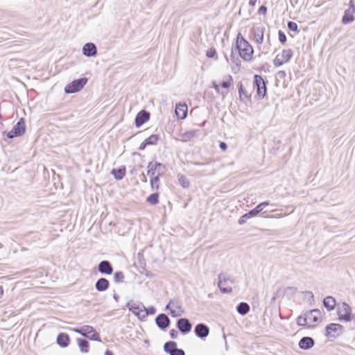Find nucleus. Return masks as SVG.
<instances>
[{"mask_svg":"<svg viewBox=\"0 0 355 355\" xmlns=\"http://www.w3.org/2000/svg\"><path fill=\"white\" fill-rule=\"evenodd\" d=\"M125 279L124 274L121 271L116 272L114 275V282L116 283L123 282Z\"/></svg>","mask_w":355,"mask_h":355,"instance_id":"obj_38","label":"nucleus"},{"mask_svg":"<svg viewBox=\"0 0 355 355\" xmlns=\"http://www.w3.org/2000/svg\"><path fill=\"white\" fill-rule=\"evenodd\" d=\"M293 56V51L291 49H284L278 53L273 60L274 65L280 67L282 64L287 63Z\"/></svg>","mask_w":355,"mask_h":355,"instance_id":"obj_6","label":"nucleus"},{"mask_svg":"<svg viewBox=\"0 0 355 355\" xmlns=\"http://www.w3.org/2000/svg\"><path fill=\"white\" fill-rule=\"evenodd\" d=\"M259 209L256 207L254 209L243 215L239 220V224L243 225L246 222L247 219L256 216L259 213H260Z\"/></svg>","mask_w":355,"mask_h":355,"instance_id":"obj_21","label":"nucleus"},{"mask_svg":"<svg viewBox=\"0 0 355 355\" xmlns=\"http://www.w3.org/2000/svg\"><path fill=\"white\" fill-rule=\"evenodd\" d=\"M219 146L223 150H225L227 148V145L225 142H220Z\"/></svg>","mask_w":355,"mask_h":355,"instance_id":"obj_50","label":"nucleus"},{"mask_svg":"<svg viewBox=\"0 0 355 355\" xmlns=\"http://www.w3.org/2000/svg\"><path fill=\"white\" fill-rule=\"evenodd\" d=\"M156 312V309L154 306H150L148 308H146L144 313H142L141 318L144 319L148 315H153Z\"/></svg>","mask_w":355,"mask_h":355,"instance_id":"obj_39","label":"nucleus"},{"mask_svg":"<svg viewBox=\"0 0 355 355\" xmlns=\"http://www.w3.org/2000/svg\"><path fill=\"white\" fill-rule=\"evenodd\" d=\"M212 85L217 93L223 95V96L227 94V92L220 90L219 85H218L215 81L212 83Z\"/></svg>","mask_w":355,"mask_h":355,"instance_id":"obj_42","label":"nucleus"},{"mask_svg":"<svg viewBox=\"0 0 355 355\" xmlns=\"http://www.w3.org/2000/svg\"><path fill=\"white\" fill-rule=\"evenodd\" d=\"M158 198H159V195L158 193H152L150 194L148 198H147V202H149L150 204L151 205H157L158 203Z\"/></svg>","mask_w":355,"mask_h":355,"instance_id":"obj_36","label":"nucleus"},{"mask_svg":"<svg viewBox=\"0 0 355 355\" xmlns=\"http://www.w3.org/2000/svg\"><path fill=\"white\" fill-rule=\"evenodd\" d=\"M159 139V136L157 135H152L146 139V144L148 145H155L157 144Z\"/></svg>","mask_w":355,"mask_h":355,"instance_id":"obj_35","label":"nucleus"},{"mask_svg":"<svg viewBox=\"0 0 355 355\" xmlns=\"http://www.w3.org/2000/svg\"><path fill=\"white\" fill-rule=\"evenodd\" d=\"M288 28L291 31H297V24L293 21H289L288 23Z\"/></svg>","mask_w":355,"mask_h":355,"instance_id":"obj_43","label":"nucleus"},{"mask_svg":"<svg viewBox=\"0 0 355 355\" xmlns=\"http://www.w3.org/2000/svg\"><path fill=\"white\" fill-rule=\"evenodd\" d=\"M187 110L188 107L187 105L185 103L183 104H178L176 105L175 108V114L178 116V118L180 119H184L187 116Z\"/></svg>","mask_w":355,"mask_h":355,"instance_id":"obj_20","label":"nucleus"},{"mask_svg":"<svg viewBox=\"0 0 355 355\" xmlns=\"http://www.w3.org/2000/svg\"><path fill=\"white\" fill-rule=\"evenodd\" d=\"M165 309L170 310V313L173 318L180 317L184 313L181 304L175 299L171 300Z\"/></svg>","mask_w":355,"mask_h":355,"instance_id":"obj_5","label":"nucleus"},{"mask_svg":"<svg viewBox=\"0 0 355 355\" xmlns=\"http://www.w3.org/2000/svg\"><path fill=\"white\" fill-rule=\"evenodd\" d=\"M164 350L170 355H185V352L182 349L177 347V343L174 341L166 342L164 345Z\"/></svg>","mask_w":355,"mask_h":355,"instance_id":"obj_10","label":"nucleus"},{"mask_svg":"<svg viewBox=\"0 0 355 355\" xmlns=\"http://www.w3.org/2000/svg\"><path fill=\"white\" fill-rule=\"evenodd\" d=\"M279 212L275 214H273V215H270V216H265L266 218H282L285 216H286L288 214L287 213H283L282 210H279L278 211Z\"/></svg>","mask_w":355,"mask_h":355,"instance_id":"obj_40","label":"nucleus"},{"mask_svg":"<svg viewBox=\"0 0 355 355\" xmlns=\"http://www.w3.org/2000/svg\"><path fill=\"white\" fill-rule=\"evenodd\" d=\"M194 164L198 166V165H202V164H200V163H198V162H195Z\"/></svg>","mask_w":355,"mask_h":355,"instance_id":"obj_56","label":"nucleus"},{"mask_svg":"<svg viewBox=\"0 0 355 355\" xmlns=\"http://www.w3.org/2000/svg\"><path fill=\"white\" fill-rule=\"evenodd\" d=\"M239 93L240 96H241V94H245L244 89H243L242 85H240V86L239 87Z\"/></svg>","mask_w":355,"mask_h":355,"instance_id":"obj_52","label":"nucleus"},{"mask_svg":"<svg viewBox=\"0 0 355 355\" xmlns=\"http://www.w3.org/2000/svg\"><path fill=\"white\" fill-rule=\"evenodd\" d=\"M178 182H179L180 184L183 188H188L189 187L190 182L185 175H184L182 174H178Z\"/></svg>","mask_w":355,"mask_h":355,"instance_id":"obj_33","label":"nucleus"},{"mask_svg":"<svg viewBox=\"0 0 355 355\" xmlns=\"http://www.w3.org/2000/svg\"><path fill=\"white\" fill-rule=\"evenodd\" d=\"M110 286L109 281L105 278H100L97 280L95 284L96 289L99 292H103L106 291Z\"/></svg>","mask_w":355,"mask_h":355,"instance_id":"obj_22","label":"nucleus"},{"mask_svg":"<svg viewBox=\"0 0 355 355\" xmlns=\"http://www.w3.org/2000/svg\"><path fill=\"white\" fill-rule=\"evenodd\" d=\"M237 311L242 315L247 314L250 311V306L245 302H241L236 306Z\"/></svg>","mask_w":355,"mask_h":355,"instance_id":"obj_28","label":"nucleus"},{"mask_svg":"<svg viewBox=\"0 0 355 355\" xmlns=\"http://www.w3.org/2000/svg\"><path fill=\"white\" fill-rule=\"evenodd\" d=\"M111 173L114 176L115 179L121 180L125 175V166H121L118 169L114 168Z\"/></svg>","mask_w":355,"mask_h":355,"instance_id":"obj_27","label":"nucleus"},{"mask_svg":"<svg viewBox=\"0 0 355 355\" xmlns=\"http://www.w3.org/2000/svg\"><path fill=\"white\" fill-rule=\"evenodd\" d=\"M311 345H312V347L314 345V341H313V339H312Z\"/></svg>","mask_w":355,"mask_h":355,"instance_id":"obj_57","label":"nucleus"},{"mask_svg":"<svg viewBox=\"0 0 355 355\" xmlns=\"http://www.w3.org/2000/svg\"><path fill=\"white\" fill-rule=\"evenodd\" d=\"M257 0H250L249 1V5L250 6H254L257 3Z\"/></svg>","mask_w":355,"mask_h":355,"instance_id":"obj_53","label":"nucleus"},{"mask_svg":"<svg viewBox=\"0 0 355 355\" xmlns=\"http://www.w3.org/2000/svg\"><path fill=\"white\" fill-rule=\"evenodd\" d=\"M267 12V8L265 6H261L259 8L258 13L259 15H265Z\"/></svg>","mask_w":355,"mask_h":355,"instance_id":"obj_47","label":"nucleus"},{"mask_svg":"<svg viewBox=\"0 0 355 355\" xmlns=\"http://www.w3.org/2000/svg\"><path fill=\"white\" fill-rule=\"evenodd\" d=\"M170 322V319L164 313L159 314L155 318V323L161 329H166L169 326Z\"/></svg>","mask_w":355,"mask_h":355,"instance_id":"obj_14","label":"nucleus"},{"mask_svg":"<svg viewBox=\"0 0 355 355\" xmlns=\"http://www.w3.org/2000/svg\"><path fill=\"white\" fill-rule=\"evenodd\" d=\"M232 83H233L232 77L229 75L225 78V80H224L223 81V83H221V87L224 89H228L231 86Z\"/></svg>","mask_w":355,"mask_h":355,"instance_id":"obj_37","label":"nucleus"},{"mask_svg":"<svg viewBox=\"0 0 355 355\" xmlns=\"http://www.w3.org/2000/svg\"><path fill=\"white\" fill-rule=\"evenodd\" d=\"M264 30L265 28L263 26H256L253 28L254 40L259 44H261L263 42Z\"/></svg>","mask_w":355,"mask_h":355,"instance_id":"obj_19","label":"nucleus"},{"mask_svg":"<svg viewBox=\"0 0 355 355\" xmlns=\"http://www.w3.org/2000/svg\"><path fill=\"white\" fill-rule=\"evenodd\" d=\"M87 78L74 80L65 87L64 91L67 94H73L79 92L87 84Z\"/></svg>","mask_w":355,"mask_h":355,"instance_id":"obj_4","label":"nucleus"},{"mask_svg":"<svg viewBox=\"0 0 355 355\" xmlns=\"http://www.w3.org/2000/svg\"><path fill=\"white\" fill-rule=\"evenodd\" d=\"M343 327L340 324L331 323L325 328V336L329 338H336L343 332Z\"/></svg>","mask_w":355,"mask_h":355,"instance_id":"obj_7","label":"nucleus"},{"mask_svg":"<svg viewBox=\"0 0 355 355\" xmlns=\"http://www.w3.org/2000/svg\"><path fill=\"white\" fill-rule=\"evenodd\" d=\"M279 35V40L281 43H284L286 41V35L282 31H279L278 33Z\"/></svg>","mask_w":355,"mask_h":355,"instance_id":"obj_44","label":"nucleus"},{"mask_svg":"<svg viewBox=\"0 0 355 355\" xmlns=\"http://www.w3.org/2000/svg\"><path fill=\"white\" fill-rule=\"evenodd\" d=\"M15 132H17V134L19 136L22 135L26 130V125L25 121L23 118H21L19 121L14 125L12 128Z\"/></svg>","mask_w":355,"mask_h":355,"instance_id":"obj_24","label":"nucleus"},{"mask_svg":"<svg viewBox=\"0 0 355 355\" xmlns=\"http://www.w3.org/2000/svg\"><path fill=\"white\" fill-rule=\"evenodd\" d=\"M218 286L223 293H230L232 292V287L228 285V283H234L233 279L230 277H225L223 274L218 275Z\"/></svg>","mask_w":355,"mask_h":355,"instance_id":"obj_8","label":"nucleus"},{"mask_svg":"<svg viewBox=\"0 0 355 355\" xmlns=\"http://www.w3.org/2000/svg\"><path fill=\"white\" fill-rule=\"evenodd\" d=\"M236 49L240 56L245 61L251 60L254 50L250 43L244 39L241 33H239L236 38Z\"/></svg>","mask_w":355,"mask_h":355,"instance_id":"obj_1","label":"nucleus"},{"mask_svg":"<svg viewBox=\"0 0 355 355\" xmlns=\"http://www.w3.org/2000/svg\"><path fill=\"white\" fill-rule=\"evenodd\" d=\"M161 166H162V164L160 163L150 162L147 166V168H148L147 175H150V176H154V177L156 176L157 174V169L158 167H161Z\"/></svg>","mask_w":355,"mask_h":355,"instance_id":"obj_25","label":"nucleus"},{"mask_svg":"<svg viewBox=\"0 0 355 355\" xmlns=\"http://www.w3.org/2000/svg\"><path fill=\"white\" fill-rule=\"evenodd\" d=\"M297 323L299 326H304L307 323V318L306 317L304 316H299L297 319Z\"/></svg>","mask_w":355,"mask_h":355,"instance_id":"obj_41","label":"nucleus"},{"mask_svg":"<svg viewBox=\"0 0 355 355\" xmlns=\"http://www.w3.org/2000/svg\"><path fill=\"white\" fill-rule=\"evenodd\" d=\"M354 13L355 4L353 0H350L349 3V8L345 11V14L342 18L343 24H347L353 22L355 19L354 17Z\"/></svg>","mask_w":355,"mask_h":355,"instance_id":"obj_9","label":"nucleus"},{"mask_svg":"<svg viewBox=\"0 0 355 355\" xmlns=\"http://www.w3.org/2000/svg\"><path fill=\"white\" fill-rule=\"evenodd\" d=\"M99 272L105 275H111L113 272V268L110 261L104 260L101 261L98 266Z\"/></svg>","mask_w":355,"mask_h":355,"instance_id":"obj_17","label":"nucleus"},{"mask_svg":"<svg viewBox=\"0 0 355 355\" xmlns=\"http://www.w3.org/2000/svg\"><path fill=\"white\" fill-rule=\"evenodd\" d=\"M73 331L89 340L101 341L98 333L92 326L84 325L80 329H73Z\"/></svg>","mask_w":355,"mask_h":355,"instance_id":"obj_3","label":"nucleus"},{"mask_svg":"<svg viewBox=\"0 0 355 355\" xmlns=\"http://www.w3.org/2000/svg\"><path fill=\"white\" fill-rule=\"evenodd\" d=\"M194 331L196 335L200 338H206L209 334V327L202 323L198 324L196 326Z\"/></svg>","mask_w":355,"mask_h":355,"instance_id":"obj_15","label":"nucleus"},{"mask_svg":"<svg viewBox=\"0 0 355 355\" xmlns=\"http://www.w3.org/2000/svg\"><path fill=\"white\" fill-rule=\"evenodd\" d=\"M169 334L172 338H176L178 336V331L175 329L170 330Z\"/></svg>","mask_w":355,"mask_h":355,"instance_id":"obj_48","label":"nucleus"},{"mask_svg":"<svg viewBox=\"0 0 355 355\" xmlns=\"http://www.w3.org/2000/svg\"><path fill=\"white\" fill-rule=\"evenodd\" d=\"M198 131L197 130H189L182 135V140L184 141H189L193 138L196 137L197 136Z\"/></svg>","mask_w":355,"mask_h":355,"instance_id":"obj_29","label":"nucleus"},{"mask_svg":"<svg viewBox=\"0 0 355 355\" xmlns=\"http://www.w3.org/2000/svg\"><path fill=\"white\" fill-rule=\"evenodd\" d=\"M127 306L128 307L129 311L136 315L139 319H143L141 315L146 309V307L143 304L128 303Z\"/></svg>","mask_w":355,"mask_h":355,"instance_id":"obj_12","label":"nucleus"},{"mask_svg":"<svg viewBox=\"0 0 355 355\" xmlns=\"http://www.w3.org/2000/svg\"><path fill=\"white\" fill-rule=\"evenodd\" d=\"M7 137L10 139H12L15 137H19V135L17 134L16 132L14 131L13 129H12L10 132L7 133Z\"/></svg>","mask_w":355,"mask_h":355,"instance_id":"obj_46","label":"nucleus"},{"mask_svg":"<svg viewBox=\"0 0 355 355\" xmlns=\"http://www.w3.org/2000/svg\"><path fill=\"white\" fill-rule=\"evenodd\" d=\"M268 205H269V202L265 201V202L259 203L257 207L258 209H259V210L261 212L263 209V208L266 207V206H268Z\"/></svg>","mask_w":355,"mask_h":355,"instance_id":"obj_45","label":"nucleus"},{"mask_svg":"<svg viewBox=\"0 0 355 355\" xmlns=\"http://www.w3.org/2000/svg\"><path fill=\"white\" fill-rule=\"evenodd\" d=\"M3 293V287L1 286H0V295H2Z\"/></svg>","mask_w":355,"mask_h":355,"instance_id":"obj_55","label":"nucleus"},{"mask_svg":"<svg viewBox=\"0 0 355 355\" xmlns=\"http://www.w3.org/2000/svg\"><path fill=\"white\" fill-rule=\"evenodd\" d=\"M323 305L329 311L334 310L336 306L335 298L331 296L326 297L323 300Z\"/></svg>","mask_w":355,"mask_h":355,"instance_id":"obj_23","label":"nucleus"},{"mask_svg":"<svg viewBox=\"0 0 355 355\" xmlns=\"http://www.w3.org/2000/svg\"><path fill=\"white\" fill-rule=\"evenodd\" d=\"M147 145H148V144H146V140H145L144 141H143V142L140 144L139 149V150H144V149L146 148V146Z\"/></svg>","mask_w":355,"mask_h":355,"instance_id":"obj_51","label":"nucleus"},{"mask_svg":"<svg viewBox=\"0 0 355 355\" xmlns=\"http://www.w3.org/2000/svg\"><path fill=\"white\" fill-rule=\"evenodd\" d=\"M337 314L341 322H350L354 318L352 315L351 307L345 302L337 305Z\"/></svg>","mask_w":355,"mask_h":355,"instance_id":"obj_2","label":"nucleus"},{"mask_svg":"<svg viewBox=\"0 0 355 355\" xmlns=\"http://www.w3.org/2000/svg\"><path fill=\"white\" fill-rule=\"evenodd\" d=\"M216 53V51L214 49H209L207 51V56L209 58H213Z\"/></svg>","mask_w":355,"mask_h":355,"instance_id":"obj_49","label":"nucleus"},{"mask_svg":"<svg viewBox=\"0 0 355 355\" xmlns=\"http://www.w3.org/2000/svg\"><path fill=\"white\" fill-rule=\"evenodd\" d=\"M160 175V173L157 172V175L151 178L150 185L153 190H157L159 189V180Z\"/></svg>","mask_w":355,"mask_h":355,"instance_id":"obj_34","label":"nucleus"},{"mask_svg":"<svg viewBox=\"0 0 355 355\" xmlns=\"http://www.w3.org/2000/svg\"><path fill=\"white\" fill-rule=\"evenodd\" d=\"M83 53L87 57H92L96 55L97 49L94 43H86L83 47Z\"/></svg>","mask_w":355,"mask_h":355,"instance_id":"obj_18","label":"nucleus"},{"mask_svg":"<svg viewBox=\"0 0 355 355\" xmlns=\"http://www.w3.org/2000/svg\"><path fill=\"white\" fill-rule=\"evenodd\" d=\"M105 355H114V354L112 351L107 349L105 351Z\"/></svg>","mask_w":355,"mask_h":355,"instance_id":"obj_54","label":"nucleus"},{"mask_svg":"<svg viewBox=\"0 0 355 355\" xmlns=\"http://www.w3.org/2000/svg\"><path fill=\"white\" fill-rule=\"evenodd\" d=\"M299 346L301 349H307L311 347V337H304L299 342Z\"/></svg>","mask_w":355,"mask_h":355,"instance_id":"obj_30","label":"nucleus"},{"mask_svg":"<svg viewBox=\"0 0 355 355\" xmlns=\"http://www.w3.org/2000/svg\"><path fill=\"white\" fill-rule=\"evenodd\" d=\"M177 327L185 334L191 331L192 324L187 318H180L177 321Z\"/></svg>","mask_w":355,"mask_h":355,"instance_id":"obj_13","label":"nucleus"},{"mask_svg":"<svg viewBox=\"0 0 355 355\" xmlns=\"http://www.w3.org/2000/svg\"><path fill=\"white\" fill-rule=\"evenodd\" d=\"M254 83L257 87V92L259 97L263 98L266 94V86L263 78L259 75H255Z\"/></svg>","mask_w":355,"mask_h":355,"instance_id":"obj_11","label":"nucleus"},{"mask_svg":"<svg viewBox=\"0 0 355 355\" xmlns=\"http://www.w3.org/2000/svg\"><path fill=\"white\" fill-rule=\"evenodd\" d=\"M150 118V114L145 111H140L135 117V125L139 128L144 123H146Z\"/></svg>","mask_w":355,"mask_h":355,"instance_id":"obj_16","label":"nucleus"},{"mask_svg":"<svg viewBox=\"0 0 355 355\" xmlns=\"http://www.w3.org/2000/svg\"><path fill=\"white\" fill-rule=\"evenodd\" d=\"M57 343L62 347H67L69 343V336L66 334L60 333L57 337Z\"/></svg>","mask_w":355,"mask_h":355,"instance_id":"obj_26","label":"nucleus"},{"mask_svg":"<svg viewBox=\"0 0 355 355\" xmlns=\"http://www.w3.org/2000/svg\"><path fill=\"white\" fill-rule=\"evenodd\" d=\"M312 322L318 323L322 322L323 318L321 312L318 309H312Z\"/></svg>","mask_w":355,"mask_h":355,"instance_id":"obj_31","label":"nucleus"},{"mask_svg":"<svg viewBox=\"0 0 355 355\" xmlns=\"http://www.w3.org/2000/svg\"><path fill=\"white\" fill-rule=\"evenodd\" d=\"M78 344L80 347V349L83 353L88 352L89 349V343L87 340L79 338L78 339Z\"/></svg>","mask_w":355,"mask_h":355,"instance_id":"obj_32","label":"nucleus"}]
</instances>
